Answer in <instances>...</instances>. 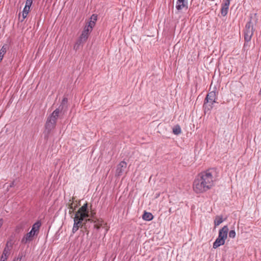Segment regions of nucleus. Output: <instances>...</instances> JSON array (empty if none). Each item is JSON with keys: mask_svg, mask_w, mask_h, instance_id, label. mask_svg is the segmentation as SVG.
Returning a JSON list of instances; mask_svg holds the SVG:
<instances>
[{"mask_svg": "<svg viewBox=\"0 0 261 261\" xmlns=\"http://www.w3.org/2000/svg\"><path fill=\"white\" fill-rule=\"evenodd\" d=\"M59 116V111L55 110L48 117L45 124V133L48 135L51 131L56 127L57 120Z\"/></svg>", "mask_w": 261, "mask_h": 261, "instance_id": "nucleus-3", "label": "nucleus"}, {"mask_svg": "<svg viewBox=\"0 0 261 261\" xmlns=\"http://www.w3.org/2000/svg\"><path fill=\"white\" fill-rule=\"evenodd\" d=\"M153 218V216L151 213L146 212H145L142 216L143 219L146 221H150Z\"/></svg>", "mask_w": 261, "mask_h": 261, "instance_id": "nucleus-16", "label": "nucleus"}, {"mask_svg": "<svg viewBox=\"0 0 261 261\" xmlns=\"http://www.w3.org/2000/svg\"><path fill=\"white\" fill-rule=\"evenodd\" d=\"M8 49V45L7 44H4L2 48L0 50V55H3V57H4V55L6 54L7 52V49Z\"/></svg>", "mask_w": 261, "mask_h": 261, "instance_id": "nucleus-20", "label": "nucleus"}, {"mask_svg": "<svg viewBox=\"0 0 261 261\" xmlns=\"http://www.w3.org/2000/svg\"><path fill=\"white\" fill-rule=\"evenodd\" d=\"M95 24V22H94V21L93 20H90L89 23H88V25H86L85 27L88 28V29H89L90 31H92V29L94 27Z\"/></svg>", "mask_w": 261, "mask_h": 261, "instance_id": "nucleus-22", "label": "nucleus"}, {"mask_svg": "<svg viewBox=\"0 0 261 261\" xmlns=\"http://www.w3.org/2000/svg\"><path fill=\"white\" fill-rule=\"evenodd\" d=\"M228 231V228L227 225L223 226L219 231L218 238L222 239L225 241L227 238V233Z\"/></svg>", "mask_w": 261, "mask_h": 261, "instance_id": "nucleus-10", "label": "nucleus"}, {"mask_svg": "<svg viewBox=\"0 0 261 261\" xmlns=\"http://www.w3.org/2000/svg\"><path fill=\"white\" fill-rule=\"evenodd\" d=\"M32 3L33 0H27L25 7H27V8H29L30 9V7Z\"/></svg>", "mask_w": 261, "mask_h": 261, "instance_id": "nucleus-27", "label": "nucleus"}, {"mask_svg": "<svg viewBox=\"0 0 261 261\" xmlns=\"http://www.w3.org/2000/svg\"><path fill=\"white\" fill-rule=\"evenodd\" d=\"M182 8L188 9V0H180V10Z\"/></svg>", "mask_w": 261, "mask_h": 261, "instance_id": "nucleus-18", "label": "nucleus"}, {"mask_svg": "<svg viewBox=\"0 0 261 261\" xmlns=\"http://www.w3.org/2000/svg\"><path fill=\"white\" fill-rule=\"evenodd\" d=\"M173 132L175 135H178L179 134V126L178 125H176L173 129Z\"/></svg>", "mask_w": 261, "mask_h": 261, "instance_id": "nucleus-24", "label": "nucleus"}, {"mask_svg": "<svg viewBox=\"0 0 261 261\" xmlns=\"http://www.w3.org/2000/svg\"><path fill=\"white\" fill-rule=\"evenodd\" d=\"M97 19V15L96 14H92L90 18V20H93L95 22Z\"/></svg>", "mask_w": 261, "mask_h": 261, "instance_id": "nucleus-28", "label": "nucleus"}, {"mask_svg": "<svg viewBox=\"0 0 261 261\" xmlns=\"http://www.w3.org/2000/svg\"><path fill=\"white\" fill-rule=\"evenodd\" d=\"M21 229V227L20 226H17L16 227V231H18L19 229Z\"/></svg>", "mask_w": 261, "mask_h": 261, "instance_id": "nucleus-33", "label": "nucleus"}, {"mask_svg": "<svg viewBox=\"0 0 261 261\" xmlns=\"http://www.w3.org/2000/svg\"><path fill=\"white\" fill-rule=\"evenodd\" d=\"M253 25L251 19H250L246 24L244 30V40L246 42H248L251 40L253 34Z\"/></svg>", "mask_w": 261, "mask_h": 261, "instance_id": "nucleus-6", "label": "nucleus"}, {"mask_svg": "<svg viewBox=\"0 0 261 261\" xmlns=\"http://www.w3.org/2000/svg\"><path fill=\"white\" fill-rule=\"evenodd\" d=\"M3 55H0V62L2 61V60H3Z\"/></svg>", "mask_w": 261, "mask_h": 261, "instance_id": "nucleus-35", "label": "nucleus"}, {"mask_svg": "<svg viewBox=\"0 0 261 261\" xmlns=\"http://www.w3.org/2000/svg\"><path fill=\"white\" fill-rule=\"evenodd\" d=\"M229 237L231 238H234L236 237V232L234 230H231L229 232Z\"/></svg>", "mask_w": 261, "mask_h": 261, "instance_id": "nucleus-26", "label": "nucleus"}, {"mask_svg": "<svg viewBox=\"0 0 261 261\" xmlns=\"http://www.w3.org/2000/svg\"><path fill=\"white\" fill-rule=\"evenodd\" d=\"M216 95L215 91H211L206 95L203 106L205 112L206 110L210 111L212 109L214 102H216Z\"/></svg>", "mask_w": 261, "mask_h": 261, "instance_id": "nucleus-4", "label": "nucleus"}, {"mask_svg": "<svg viewBox=\"0 0 261 261\" xmlns=\"http://www.w3.org/2000/svg\"><path fill=\"white\" fill-rule=\"evenodd\" d=\"M36 234H33V232L31 230L23 237L21 240V243L23 244H27L28 242L32 241L34 236Z\"/></svg>", "mask_w": 261, "mask_h": 261, "instance_id": "nucleus-12", "label": "nucleus"}, {"mask_svg": "<svg viewBox=\"0 0 261 261\" xmlns=\"http://www.w3.org/2000/svg\"><path fill=\"white\" fill-rule=\"evenodd\" d=\"M225 241L218 237L213 243V248L216 249L221 245H224Z\"/></svg>", "mask_w": 261, "mask_h": 261, "instance_id": "nucleus-15", "label": "nucleus"}, {"mask_svg": "<svg viewBox=\"0 0 261 261\" xmlns=\"http://www.w3.org/2000/svg\"><path fill=\"white\" fill-rule=\"evenodd\" d=\"M30 9L29 8H27V7H24L22 14V19L20 20V21H23V20L27 17L29 13V12L30 11Z\"/></svg>", "mask_w": 261, "mask_h": 261, "instance_id": "nucleus-17", "label": "nucleus"}, {"mask_svg": "<svg viewBox=\"0 0 261 261\" xmlns=\"http://www.w3.org/2000/svg\"><path fill=\"white\" fill-rule=\"evenodd\" d=\"M91 207H92V206L91 205L90 207L89 208V210H90V217H89L94 218L96 214V212L94 210H92Z\"/></svg>", "mask_w": 261, "mask_h": 261, "instance_id": "nucleus-25", "label": "nucleus"}, {"mask_svg": "<svg viewBox=\"0 0 261 261\" xmlns=\"http://www.w3.org/2000/svg\"><path fill=\"white\" fill-rule=\"evenodd\" d=\"M230 0H225V3L221 6V12L222 16H225L228 13Z\"/></svg>", "mask_w": 261, "mask_h": 261, "instance_id": "nucleus-11", "label": "nucleus"}, {"mask_svg": "<svg viewBox=\"0 0 261 261\" xmlns=\"http://www.w3.org/2000/svg\"><path fill=\"white\" fill-rule=\"evenodd\" d=\"M22 259V255L19 254L16 258H15L13 261H21Z\"/></svg>", "mask_w": 261, "mask_h": 261, "instance_id": "nucleus-29", "label": "nucleus"}, {"mask_svg": "<svg viewBox=\"0 0 261 261\" xmlns=\"http://www.w3.org/2000/svg\"><path fill=\"white\" fill-rule=\"evenodd\" d=\"M223 221L222 217L217 216L215 220H214L215 226H217L220 225Z\"/></svg>", "mask_w": 261, "mask_h": 261, "instance_id": "nucleus-19", "label": "nucleus"}, {"mask_svg": "<svg viewBox=\"0 0 261 261\" xmlns=\"http://www.w3.org/2000/svg\"><path fill=\"white\" fill-rule=\"evenodd\" d=\"M77 205H76L75 206H74L73 205V202H72L71 203H70L69 205V206H68V208L69 209V214H72L73 213V211L76 209V208L77 207Z\"/></svg>", "mask_w": 261, "mask_h": 261, "instance_id": "nucleus-21", "label": "nucleus"}, {"mask_svg": "<svg viewBox=\"0 0 261 261\" xmlns=\"http://www.w3.org/2000/svg\"><path fill=\"white\" fill-rule=\"evenodd\" d=\"M91 218H88L85 220L79 218L77 216H74L73 218V226L72 229V232L75 233L77 230L81 228L82 230H85L87 232V234H89V231L88 230V222L91 221Z\"/></svg>", "mask_w": 261, "mask_h": 261, "instance_id": "nucleus-2", "label": "nucleus"}, {"mask_svg": "<svg viewBox=\"0 0 261 261\" xmlns=\"http://www.w3.org/2000/svg\"><path fill=\"white\" fill-rule=\"evenodd\" d=\"M41 225V223L40 221H37L33 224L31 229L32 231L33 232V234H36V236L38 234Z\"/></svg>", "mask_w": 261, "mask_h": 261, "instance_id": "nucleus-13", "label": "nucleus"}, {"mask_svg": "<svg viewBox=\"0 0 261 261\" xmlns=\"http://www.w3.org/2000/svg\"><path fill=\"white\" fill-rule=\"evenodd\" d=\"M214 186V180L210 170L201 172L193 181V190L196 193H202L210 190Z\"/></svg>", "mask_w": 261, "mask_h": 261, "instance_id": "nucleus-1", "label": "nucleus"}, {"mask_svg": "<svg viewBox=\"0 0 261 261\" xmlns=\"http://www.w3.org/2000/svg\"><path fill=\"white\" fill-rule=\"evenodd\" d=\"M9 241H8L6 245V246L5 247H7V248H9Z\"/></svg>", "mask_w": 261, "mask_h": 261, "instance_id": "nucleus-34", "label": "nucleus"}, {"mask_svg": "<svg viewBox=\"0 0 261 261\" xmlns=\"http://www.w3.org/2000/svg\"><path fill=\"white\" fill-rule=\"evenodd\" d=\"M91 32V31L85 27L80 38L75 43L74 48L77 49L81 44L87 41L89 35Z\"/></svg>", "mask_w": 261, "mask_h": 261, "instance_id": "nucleus-7", "label": "nucleus"}, {"mask_svg": "<svg viewBox=\"0 0 261 261\" xmlns=\"http://www.w3.org/2000/svg\"><path fill=\"white\" fill-rule=\"evenodd\" d=\"M89 222L95 223L94 227L97 229H99L104 223V221L102 219H97L96 220H93L91 219V221H89Z\"/></svg>", "mask_w": 261, "mask_h": 261, "instance_id": "nucleus-14", "label": "nucleus"}, {"mask_svg": "<svg viewBox=\"0 0 261 261\" xmlns=\"http://www.w3.org/2000/svg\"><path fill=\"white\" fill-rule=\"evenodd\" d=\"M75 216H77V217L84 220L90 217V210L87 202L79 209L76 212Z\"/></svg>", "mask_w": 261, "mask_h": 261, "instance_id": "nucleus-5", "label": "nucleus"}, {"mask_svg": "<svg viewBox=\"0 0 261 261\" xmlns=\"http://www.w3.org/2000/svg\"><path fill=\"white\" fill-rule=\"evenodd\" d=\"M67 103H68V98L66 97H64L63 98L62 102H61L60 105L59 106V108H57L55 110H58L59 114H60V113H61L62 112H63V113H64V112L67 110V108H68Z\"/></svg>", "mask_w": 261, "mask_h": 261, "instance_id": "nucleus-8", "label": "nucleus"}, {"mask_svg": "<svg viewBox=\"0 0 261 261\" xmlns=\"http://www.w3.org/2000/svg\"><path fill=\"white\" fill-rule=\"evenodd\" d=\"M127 166V164L125 161H121L117 167L116 174L117 176H120L124 172Z\"/></svg>", "mask_w": 261, "mask_h": 261, "instance_id": "nucleus-9", "label": "nucleus"}, {"mask_svg": "<svg viewBox=\"0 0 261 261\" xmlns=\"http://www.w3.org/2000/svg\"><path fill=\"white\" fill-rule=\"evenodd\" d=\"M176 8L177 10H179V0H177Z\"/></svg>", "mask_w": 261, "mask_h": 261, "instance_id": "nucleus-31", "label": "nucleus"}, {"mask_svg": "<svg viewBox=\"0 0 261 261\" xmlns=\"http://www.w3.org/2000/svg\"><path fill=\"white\" fill-rule=\"evenodd\" d=\"M9 251V248H7V247H5L2 255H4L5 257H8L9 255L10 254Z\"/></svg>", "mask_w": 261, "mask_h": 261, "instance_id": "nucleus-23", "label": "nucleus"}, {"mask_svg": "<svg viewBox=\"0 0 261 261\" xmlns=\"http://www.w3.org/2000/svg\"><path fill=\"white\" fill-rule=\"evenodd\" d=\"M8 257H5L4 255H2L1 257V260L0 261H6Z\"/></svg>", "mask_w": 261, "mask_h": 261, "instance_id": "nucleus-30", "label": "nucleus"}, {"mask_svg": "<svg viewBox=\"0 0 261 261\" xmlns=\"http://www.w3.org/2000/svg\"><path fill=\"white\" fill-rule=\"evenodd\" d=\"M14 186V181H13L9 186H8V188L13 187Z\"/></svg>", "mask_w": 261, "mask_h": 261, "instance_id": "nucleus-32", "label": "nucleus"}]
</instances>
